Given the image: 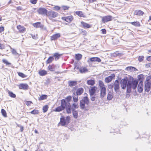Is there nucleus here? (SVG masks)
<instances>
[{"instance_id": "nucleus-1", "label": "nucleus", "mask_w": 151, "mask_h": 151, "mask_svg": "<svg viewBox=\"0 0 151 151\" xmlns=\"http://www.w3.org/2000/svg\"><path fill=\"white\" fill-rule=\"evenodd\" d=\"M84 94H86V96L84 97L83 99L80 101V105L81 109H86V108L88 107L89 100L88 94L86 93H85Z\"/></svg>"}, {"instance_id": "nucleus-2", "label": "nucleus", "mask_w": 151, "mask_h": 151, "mask_svg": "<svg viewBox=\"0 0 151 151\" xmlns=\"http://www.w3.org/2000/svg\"><path fill=\"white\" fill-rule=\"evenodd\" d=\"M138 83L137 80H133L132 81H128L127 85V91L129 93L131 91L132 88L134 89H135Z\"/></svg>"}, {"instance_id": "nucleus-3", "label": "nucleus", "mask_w": 151, "mask_h": 151, "mask_svg": "<svg viewBox=\"0 0 151 151\" xmlns=\"http://www.w3.org/2000/svg\"><path fill=\"white\" fill-rule=\"evenodd\" d=\"M79 107L78 104L77 103H73L71 106L70 103H67L66 111L68 114H71L72 110H75Z\"/></svg>"}, {"instance_id": "nucleus-4", "label": "nucleus", "mask_w": 151, "mask_h": 151, "mask_svg": "<svg viewBox=\"0 0 151 151\" xmlns=\"http://www.w3.org/2000/svg\"><path fill=\"white\" fill-rule=\"evenodd\" d=\"M151 77L147 76L146 78L145 83V90L146 91L148 92L150 91L151 87Z\"/></svg>"}, {"instance_id": "nucleus-5", "label": "nucleus", "mask_w": 151, "mask_h": 151, "mask_svg": "<svg viewBox=\"0 0 151 151\" xmlns=\"http://www.w3.org/2000/svg\"><path fill=\"white\" fill-rule=\"evenodd\" d=\"M67 103L65 100L63 99L61 101V105L59 106L55 109V111L56 112H60L63 110L65 108H66Z\"/></svg>"}, {"instance_id": "nucleus-6", "label": "nucleus", "mask_w": 151, "mask_h": 151, "mask_svg": "<svg viewBox=\"0 0 151 151\" xmlns=\"http://www.w3.org/2000/svg\"><path fill=\"white\" fill-rule=\"evenodd\" d=\"M58 14L54 11H51L49 12H47V16L50 19H52L53 18H54L58 16Z\"/></svg>"}, {"instance_id": "nucleus-7", "label": "nucleus", "mask_w": 151, "mask_h": 151, "mask_svg": "<svg viewBox=\"0 0 151 151\" xmlns=\"http://www.w3.org/2000/svg\"><path fill=\"white\" fill-rule=\"evenodd\" d=\"M101 18L102 19V22L104 23L111 21L112 19V17L111 16L101 17Z\"/></svg>"}, {"instance_id": "nucleus-8", "label": "nucleus", "mask_w": 151, "mask_h": 151, "mask_svg": "<svg viewBox=\"0 0 151 151\" xmlns=\"http://www.w3.org/2000/svg\"><path fill=\"white\" fill-rule=\"evenodd\" d=\"M37 11L39 14L41 15H47V10L43 8H40Z\"/></svg>"}, {"instance_id": "nucleus-9", "label": "nucleus", "mask_w": 151, "mask_h": 151, "mask_svg": "<svg viewBox=\"0 0 151 151\" xmlns=\"http://www.w3.org/2000/svg\"><path fill=\"white\" fill-rule=\"evenodd\" d=\"M127 83V78H124L121 80L120 83L122 89H125L126 88Z\"/></svg>"}, {"instance_id": "nucleus-10", "label": "nucleus", "mask_w": 151, "mask_h": 151, "mask_svg": "<svg viewBox=\"0 0 151 151\" xmlns=\"http://www.w3.org/2000/svg\"><path fill=\"white\" fill-rule=\"evenodd\" d=\"M97 89V88L96 86L91 87L89 90L90 96H91L94 95Z\"/></svg>"}, {"instance_id": "nucleus-11", "label": "nucleus", "mask_w": 151, "mask_h": 151, "mask_svg": "<svg viewBox=\"0 0 151 151\" xmlns=\"http://www.w3.org/2000/svg\"><path fill=\"white\" fill-rule=\"evenodd\" d=\"M114 85L115 91L116 92H119V82L118 80H116L114 81Z\"/></svg>"}, {"instance_id": "nucleus-12", "label": "nucleus", "mask_w": 151, "mask_h": 151, "mask_svg": "<svg viewBox=\"0 0 151 151\" xmlns=\"http://www.w3.org/2000/svg\"><path fill=\"white\" fill-rule=\"evenodd\" d=\"M115 77V75L114 74H112L111 76H109L105 79V81L106 83H108L111 82L113 78Z\"/></svg>"}, {"instance_id": "nucleus-13", "label": "nucleus", "mask_w": 151, "mask_h": 151, "mask_svg": "<svg viewBox=\"0 0 151 151\" xmlns=\"http://www.w3.org/2000/svg\"><path fill=\"white\" fill-rule=\"evenodd\" d=\"M60 33L55 34L50 37V40L51 41L55 40L60 37Z\"/></svg>"}, {"instance_id": "nucleus-14", "label": "nucleus", "mask_w": 151, "mask_h": 151, "mask_svg": "<svg viewBox=\"0 0 151 151\" xmlns=\"http://www.w3.org/2000/svg\"><path fill=\"white\" fill-rule=\"evenodd\" d=\"M138 91L140 93L142 92L143 89V81H140L138 86Z\"/></svg>"}, {"instance_id": "nucleus-15", "label": "nucleus", "mask_w": 151, "mask_h": 151, "mask_svg": "<svg viewBox=\"0 0 151 151\" xmlns=\"http://www.w3.org/2000/svg\"><path fill=\"white\" fill-rule=\"evenodd\" d=\"M62 19L68 22H70L73 20V16H70L66 17H63Z\"/></svg>"}, {"instance_id": "nucleus-16", "label": "nucleus", "mask_w": 151, "mask_h": 151, "mask_svg": "<svg viewBox=\"0 0 151 151\" xmlns=\"http://www.w3.org/2000/svg\"><path fill=\"white\" fill-rule=\"evenodd\" d=\"M19 88L20 89L27 90L28 89L29 86L27 84L21 83L19 85Z\"/></svg>"}, {"instance_id": "nucleus-17", "label": "nucleus", "mask_w": 151, "mask_h": 151, "mask_svg": "<svg viewBox=\"0 0 151 151\" xmlns=\"http://www.w3.org/2000/svg\"><path fill=\"white\" fill-rule=\"evenodd\" d=\"M106 94V88H102L100 89V96L101 98H103Z\"/></svg>"}, {"instance_id": "nucleus-18", "label": "nucleus", "mask_w": 151, "mask_h": 151, "mask_svg": "<svg viewBox=\"0 0 151 151\" xmlns=\"http://www.w3.org/2000/svg\"><path fill=\"white\" fill-rule=\"evenodd\" d=\"M84 92V89L82 88H79L76 90V93L77 96H80Z\"/></svg>"}, {"instance_id": "nucleus-19", "label": "nucleus", "mask_w": 151, "mask_h": 151, "mask_svg": "<svg viewBox=\"0 0 151 151\" xmlns=\"http://www.w3.org/2000/svg\"><path fill=\"white\" fill-rule=\"evenodd\" d=\"M56 66V65L54 64H50L48 66L47 69L50 71H54Z\"/></svg>"}, {"instance_id": "nucleus-20", "label": "nucleus", "mask_w": 151, "mask_h": 151, "mask_svg": "<svg viewBox=\"0 0 151 151\" xmlns=\"http://www.w3.org/2000/svg\"><path fill=\"white\" fill-rule=\"evenodd\" d=\"M34 27L40 28H42L44 27V25L40 22H37L33 24Z\"/></svg>"}, {"instance_id": "nucleus-21", "label": "nucleus", "mask_w": 151, "mask_h": 151, "mask_svg": "<svg viewBox=\"0 0 151 151\" xmlns=\"http://www.w3.org/2000/svg\"><path fill=\"white\" fill-rule=\"evenodd\" d=\"M90 62H100L101 60V59L98 57H92L90 58L89 60Z\"/></svg>"}, {"instance_id": "nucleus-22", "label": "nucleus", "mask_w": 151, "mask_h": 151, "mask_svg": "<svg viewBox=\"0 0 151 151\" xmlns=\"http://www.w3.org/2000/svg\"><path fill=\"white\" fill-rule=\"evenodd\" d=\"M38 74L41 76H44L47 74V72L45 70H39Z\"/></svg>"}, {"instance_id": "nucleus-23", "label": "nucleus", "mask_w": 151, "mask_h": 151, "mask_svg": "<svg viewBox=\"0 0 151 151\" xmlns=\"http://www.w3.org/2000/svg\"><path fill=\"white\" fill-rule=\"evenodd\" d=\"M87 84L89 86H93L95 83V81L94 80L90 79L88 80L87 81Z\"/></svg>"}, {"instance_id": "nucleus-24", "label": "nucleus", "mask_w": 151, "mask_h": 151, "mask_svg": "<svg viewBox=\"0 0 151 151\" xmlns=\"http://www.w3.org/2000/svg\"><path fill=\"white\" fill-rule=\"evenodd\" d=\"M68 83L70 87H72L76 86L77 84V83L76 81H68Z\"/></svg>"}, {"instance_id": "nucleus-25", "label": "nucleus", "mask_w": 151, "mask_h": 151, "mask_svg": "<svg viewBox=\"0 0 151 151\" xmlns=\"http://www.w3.org/2000/svg\"><path fill=\"white\" fill-rule=\"evenodd\" d=\"M62 55V54H59L58 53H55L53 54V56L55 57V60H57L60 58L61 56Z\"/></svg>"}, {"instance_id": "nucleus-26", "label": "nucleus", "mask_w": 151, "mask_h": 151, "mask_svg": "<svg viewBox=\"0 0 151 151\" xmlns=\"http://www.w3.org/2000/svg\"><path fill=\"white\" fill-rule=\"evenodd\" d=\"M143 14V12L140 10H135L134 12V14L137 15H142Z\"/></svg>"}, {"instance_id": "nucleus-27", "label": "nucleus", "mask_w": 151, "mask_h": 151, "mask_svg": "<svg viewBox=\"0 0 151 151\" xmlns=\"http://www.w3.org/2000/svg\"><path fill=\"white\" fill-rule=\"evenodd\" d=\"M81 24L83 27H86L87 28H89L91 27V26L87 23L84 22H81Z\"/></svg>"}, {"instance_id": "nucleus-28", "label": "nucleus", "mask_w": 151, "mask_h": 151, "mask_svg": "<svg viewBox=\"0 0 151 151\" xmlns=\"http://www.w3.org/2000/svg\"><path fill=\"white\" fill-rule=\"evenodd\" d=\"M99 86L100 88V89L102 88H105V85L104 83L101 80H99Z\"/></svg>"}, {"instance_id": "nucleus-29", "label": "nucleus", "mask_w": 151, "mask_h": 151, "mask_svg": "<svg viewBox=\"0 0 151 151\" xmlns=\"http://www.w3.org/2000/svg\"><path fill=\"white\" fill-rule=\"evenodd\" d=\"M54 58L53 56H50L46 61L47 64L51 63L54 60Z\"/></svg>"}, {"instance_id": "nucleus-30", "label": "nucleus", "mask_w": 151, "mask_h": 151, "mask_svg": "<svg viewBox=\"0 0 151 151\" xmlns=\"http://www.w3.org/2000/svg\"><path fill=\"white\" fill-rule=\"evenodd\" d=\"M47 96L46 95H42L38 98V100L40 101L46 99L47 98Z\"/></svg>"}, {"instance_id": "nucleus-31", "label": "nucleus", "mask_w": 151, "mask_h": 151, "mask_svg": "<svg viewBox=\"0 0 151 151\" xmlns=\"http://www.w3.org/2000/svg\"><path fill=\"white\" fill-rule=\"evenodd\" d=\"M76 14L80 17H85V15L81 11H77L76 12Z\"/></svg>"}, {"instance_id": "nucleus-32", "label": "nucleus", "mask_w": 151, "mask_h": 151, "mask_svg": "<svg viewBox=\"0 0 151 151\" xmlns=\"http://www.w3.org/2000/svg\"><path fill=\"white\" fill-rule=\"evenodd\" d=\"M60 124L62 126H64L65 125V120L64 118H60Z\"/></svg>"}, {"instance_id": "nucleus-33", "label": "nucleus", "mask_w": 151, "mask_h": 151, "mask_svg": "<svg viewBox=\"0 0 151 151\" xmlns=\"http://www.w3.org/2000/svg\"><path fill=\"white\" fill-rule=\"evenodd\" d=\"M8 93L9 96L12 98H15L16 97V95L13 93V92L10 91L9 90L7 91Z\"/></svg>"}, {"instance_id": "nucleus-34", "label": "nucleus", "mask_w": 151, "mask_h": 151, "mask_svg": "<svg viewBox=\"0 0 151 151\" xmlns=\"http://www.w3.org/2000/svg\"><path fill=\"white\" fill-rule=\"evenodd\" d=\"M82 55L80 54H77L75 55V58L77 60H80L82 58Z\"/></svg>"}, {"instance_id": "nucleus-35", "label": "nucleus", "mask_w": 151, "mask_h": 151, "mask_svg": "<svg viewBox=\"0 0 151 151\" xmlns=\"http://www.w3.org/2000/svg\"><path fill=\"white\" fill-rule=\"evenodd\" d=\"M73 111V117L76 119L78 116V111L76 110H72Z\"/></svg>"}, {"instance_id": "nucleus-36", "label": "nucleus", "mask_w": 151, "mask_h": 151, "mask_svg": "<svg viewBox=\"0 0 151 151\" xmlns=\"http://www.w3.org/2000/svg\"><path fill=\"white\" fill-rule=\"evenodd\" d=\"M18 75L22 78H25L27 77V76L22 72H17Z\"/></svg>"}, {"instance_id": "nucleus-37", "label": "nucleus", "mask_w": 151, "mask_h": 151, "mask_svg": "<svg viewBox=\"0 0 151 151\" xmlns=\"http://www.w3.org/2000/svg\"><path fill=\"white\" fill-rule=\"evenodd\" d=\"M49 106L48 105H46L43 106L42 108L43 111L44 113L46 112L49 108Z\"/></svg>"}, {"instance_id": "nucleus-38", "label": "nucleus", "mask_w": 151, "mask_h": 151, "mask_svg": "<svg viewBox=\"0 0 151 151\" xmlns=\"http://www.w3.org/2000/svg\"><path fill=\"white\" fill-rule=\"evenodd\" d=\"M144 76L143 74H140L138 76V78L139 80H140V81H143L144 79Z\"/></svg>"}, {"instance_id": "nucleus-39", "label": "nucleus", "mask_w": 151, "mask_h": 151, "mask_svg": "<svg viewBox=\"0 0 151 151\" xmlns=\"http://www.w3.org/2000/svg\"><path fill=\"white\" fill-rule=\"evenodd\" d=\"M1 113L2 115L4 117H7V113L6 111L4 109H2L1 111Z\"/></svg>"}, {"instance_id": "nucleus-40", "label": "nucleus", "mask_w": 151, "mask_h": 151, "mask_svg": "<svg viewBox=\"0 0 151 151\" xmlns=\"http://www.w3.org/2000/svg\"><path fill=\"white\" fill-rule=\"evenodd\" d=\"M30 113L32 114H38L39 113V111L38 110L34 109Z\"/></svg>"}, {"instance_id": "nucleus-41", "label": "nucleus", "mask_w": 151, "mask_h": 151, "mask_svg": "<svg viewBox=\"0 0 151 151\" xmlns=\"http://www.w3.org/2000/svg\"><path fill=\"white\" fill-rule=\"evenodd\" d=\"M131 24L134 26L139 27L140 26V24L138 22H131Z\"/></svg>"}, {"instance_id": "nucleus-42", "label": "nucleus", "mask_w": 151, "mask_h": 151, "mask_svg": "<svg viewBox=\"0 0 151 151\" xmlns=\"http://www.w3.org/2000/svg\"><path fill=\"white\" fill-rule=\"evenodd\" d=\"M81 73H84L88 71V70L85 67L81 68L79 69Z\"/></svg>"}, {"instance_id": "nucleus-43", "label": "nucleus", "mask_w": 151, "mask_h": 151, "mask_svg": "<svg viewBox=\"0 0 151 151\" xmlns=\"http://www.w3.org/2000/svg\"><path fill=\"white\" fill-rule=\"evenodd\" d=\"M72 97L71 96H69L66 97L65 98L66 101L68 103H70L69 102L71 101L72 99Z\"/></svg>"}, {"instance_id": "nucleus-44", "label": "nucleus", "mask_w": 151, "mask_h": 151, "mask_svg": "<svg viewBox=\"0 0 151 151\" xmlns=\"http://www.w3.org/2000/svg\"><path fill=\"white\" fill-rule=\"evenodd\" d=\"M2 61L3 63L5 64L6 65H11V63L9 62L6 59H3Z\"/></svg>"}, {"instance_id": "nucleus-45", "label": "nucleus", "mask_w": 151, "mask_h": 151, "mask_svg": "<svg viewBox=\"0 0 151 151\" xmlns=\"http://www.w3.org/2000/svg\"><path fill=\"white\" fill-rule=\"evenodd\" d=\"M73 99L74 102L77 103L78 101V97L77 96H74L73 97Z\"/></svg>"}, {"instance_id": "nucleus-46", "label": "nucleus", "mask_w": 151, "mask_h": 151, "mask_svg": "<svg viewBox=\"0 0 151 151\" xmlns=\"http://www.w3.org/2000/svg\"><path fill=\"white\" fill-rule=\"evenodd\" d=\"M135 69V68L132 67V66H129L127 67L126 68V70L129 71H132L133 69Z\"/></svg>"}, {"instance_id": "nucleus-47", "label": "nucleus", "mask_w": 151, "mask_h": 151, "mask_svg": "<svg viewBox=\"0 0 151 151\" xmlns=\"http://www.w3.org/2000/svg\"><path fill=\"white\" fill-rule=\"evenodd\" d=\"M113 97V95L110 93H108L107 95V99L108 100H111Z\"/></svg>"}, {"instance_id": "nucleus-48", "label": "nucleus", "mask_w": 151, "mask_h": 151, "mask_svg": "<svg viewBox=\"0 0 151 151\" xmlns=\"http://www.w3.org/2000/svg\"><path fill=\"white\" fill-rule=\"evenodd\" d=\"M144 57L143 56H139L138 57V60L140 62H142L143 61Z\"/></svg>"}, {"instance_id": "nucleus-49", "label": "nucleus", "mask_w": 151, "mask_h": 151, "mask_svg": "<svg viewBox=\"0 0 151 151\" xmlns=\"http://www.w3.org/2000/svg\"><path fill=\"white\" fill-rule=\"evenodd\" d=\"M25 102L26 105L28 106H30L31 104H33L32 102L30 101H26Z\"/></svg>"}, {"instance_id": "nucleus-50", "label": "nucleus", "mask_w": 151, "mask_h": 151, "mask_svg": "<svg viewBox=\"0 0 151 151\" xmlns=\"http://www.w3.org/2000/svg\"><path fill=\"white\" fill-rule=\"evenodd\" d=\"M5 48V45L4 44L0 43V49H3Z\"/></svg>"}, {"instance_id": "nucleus-51", "label": "nucleus", "mask_w": 151, "mask_h": 151, "mask_svg": "<svg viewBox=\"0 0 151 151\" xmlns=\"http://www.w3.org/2000/svg\"><path fill=\"white\" fill-rule=\"evenodd\" d=\"M30 1L31 3L33 4H35L37 3V0H30Z\"/></svg>"}, {"instance_id": "nucleus-52", "label": "nucleus", "mask_w": 151, "mask_h": 151, "mask_svg": "<svg viewBox=\"0 0 151 151\" xmlns=\"http://www.w3.org/2000/svg\"><path fill=\"white\" fill-rule=\"evenodd\" d=\"M18 126L20 127V132H23L24 130V127L22 126H19L18 125Z\"/></svg>"}, {"instance_id": "nucleus-53", "label": "nucleus", "mask_w": 151, "mask_h": 151, "mask_svg": "<svg viewBox=\"0 0 151 151\" xmlns=\"http://www.w3.org/2000/svg\"><path fill=\"white\" fill-rule=\"evenodd\" d=\"M62 8L64 10H66L68 9L69 7L66 6H63Z\"/></svg>"}, {"instance_id": "nucleus-54", "label": "nucleus", "mask_w": 151, "mask_h": 151, "mask_svg": "<svg viewBox=\"0 0 151 151\" xmlns=\"http://www.w3.org/2000/svg\"><path fill=\"white\" fill-rule=\"evenodd\" d=\"M146 60L149 61H151V55L148 56L146 58Z\"/></svg>"}, {"instance_id": "nucleus-55", "label": "nucleus", "mask_w": 151, "mask_h": 151, "mask_svg": "<svg viewBox=\"0 0 151 151\" xmlns=\"http://www.w3.org/2000/svg\"><path fill=\"white\" fill-rule=\"evenodd\" d=\"M60 8L58 6H55L54 7V9L57 11L60 10Z\"/></svg>"}, {"instance_id": "nucleus-56", "label": "nucleus", "mask_w": 151, "mask_h": 151, "mask_svg": "<svg viewBox=\"0 0 151 151\" xmlns=\"http://www.w3.org/2000/svg\"><path fill=\"white\" fill-rule=\"evenodd\" d=\"M91 96V101H94L95 100L96 97L95 96Z\"/></svg>"}, {"instance_id": "nucleus-57", "label": "nucleus", "mask_w": 151, "mask_h": 151, "mask_svg": "<svg viewBox=\"0 0 151 151\" xmlns=\"http://www.w3.org/2000/svg\"><path fill=\"white\" fill-rule=\"evenodd\" d=\"M25 31V29H20L19 30V32L23 33Z\"/></svg>"}, {"instance_id": "nucleus-58", "label": "nucleus", "mask_w": 151, "mask_h": 151, "mask_svg": "<svg viewBox=\"0 0 151 151\" xmlns=\"http://www.w3.org/2000/svg\"><path fill=\"white\" fill-rule=\"evenodd\" d=\"M103 34H105L106 33V30L105 29H102L101 30Z\"/></svg>"}, {"instance_id": "nucleus-59", "label": "nucleus", "mask_w": 151, "mask_h": 151, "mask_svg": "<svg viewBox=\"0 0 151 151\" xmlns=\"http://www.w3.org/2000/svg\"><path fill=\"white\" fill-rule=\"evenodd\" d=\"M96 1V0H89V3H92L94 1Z\"/></svg>"}, {"instance_id": "nucleus-60", "label": "nucleus", "mask_w": 151, "mask_h": 151, "mask_svg": "<svg viewBox=\"0 0 151 151\" xmlns=\"http://www.w3.org/2000/svg\"><path fill=\"white\" fill-rule=\"evenodd\" d=\"M108 87L109 88L111 89L113 87V86L111 85V84H109L108 85Z\"/></svg>"}, {"instance_id": "nucleus-61", "label": "nucleus", "mask_w": 151, "mask_h": 151, "mask_svg": "<svg viewBox=\"0 0 151 151\" xmlns=\"http://www.w3.org/2000/svg\"><path fill=\"white\" fill-rule=\"evenodd\" d=\"M37 35V34L36 35V36H35V35H34V36H33L32 35V38H33L34 39H36Z\"/></svg>"}, {"instance_id": "nucleus-62", "label": "nucleus", "mask_w": 151, "mask_h": 151, "mask_svg": "<svg viewBox=\"0 0 151 151\" xmlns=\"http://www.w3.org/2000/svg\"><path fill=\"white\" fill-rule=\"evenodd\" d=\"M12 52L14 54L16 53V52L15 50L13 49L12 50Z\"/></svg>"}, {"instance_id": "nucleus-63", "label": "nucleus", "mask_w": 151, "mask_h": 151, "mask_svg": "<svg viewBox=\"0 0 151 151\" xmlns=\"http://www.w3.org/2000/svg\"><path fill=\"white\" fill-rule=\"evenodd\" d=\"M17 9L18 10H21L22 9L21 8V7L20 6L18 7L17 8Z\"/></svg>"}, {"instance_id": "nucleus-64", "label": "nucleus", "mask_w": 151, "mask_h": 151, "mask_svg": "<svg viewBox=\"0 0 151 151\" xmlns=\"http://www.w3.org/2000/svg\"><path fill=\"white\" fill-rule=\"evenodd\" d=\"M4 29H0V32L1 33L4 31Z\"/></svg>"}]
</instances>
